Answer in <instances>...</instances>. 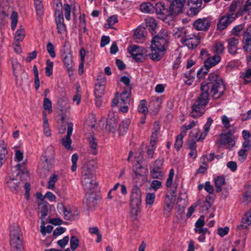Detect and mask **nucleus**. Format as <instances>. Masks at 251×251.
Returning a JSON list of instances; mask_svg holds the SVG:
<instances>
[{
	"label": "nucleus",
	"instance_id": "7ed1b4c3",
	"mask_svg": "<svg viewBox=\"0 0 251 251\" xmlns=\"http://www.w3.org/2000/svg\"><path fill=\"white\" fill-rule=\"evenodd\" d=\"M81 178L82 184L86 192L95 190L98 185V182L96 180V175L91 169L89 164L83 168Z\"/></svg>",
	"mask_w": 251,
	"mask_h": 251
},
{
	"label": "nucleus",
	"instance_id": "2eb2a0df",
	"mask_svg": "<svg viewBox=\"0 0 251 251\" xmlns=\"http://www.w3.org/2000/svg\"><path fill=\"white\" fill-rule=\"evenodd\" d=\"M193 26L198 30H208L210 22L207 18L199 19L194 22Z\"/></svg>",
	"mask_w": 251,
	"mask_h": 251
},
{
	"label": "nucleus",
	"instance_id": "a878e982",
	"mask_svg": "<svg viewBox=\"0 0 251 251\" xmlns=\"http://www.w3.org/2000/svg\"><path fill=\"white\" fill-rule=\"evenodd\" d=\"M21 230L18 226L14 225L10 227V242L21 239Z\"/></svg>",
	"mask_w": 251,
	"mask_h": 251
},
{
	"label": "nucleus",
	"instance_id": "338daca9",
	"mask_svg": "<svg viewBox=\"0 0 251 251\" xmlns=\"http://www.w3.org/2000/svg\"><path fill=\"white\" fill-rule=\"evenodd\" d=\"M78 159V156L77 154L74 153L72 156V166L71 167V170L73 172H75L77 168V162Z\"/></svg>",
	"mask_w": 251,
	"mask_h": 251
},
{
	"label": "nucleus",
	"instance_id": "4be33fe9",
	"mask_svg": "<svg viewBox=\"0 0 251 251\" xmlns=\"http://www.w3.org/2000/svg\"><path fill=\"white\" fill-rule=\"evenodd\" d=\"M63 61L64 65L69 72L72 71L73 70L74 62L72 59V55L71 53H63L62 54Z\"/></svg>",
	"mask_w": 251,
	"mask_h": 251
},
{
	"label": "nucleus",
	"instance_id": "1a4fd4ad",
	"mask_svg": "<svg viewBox=\"0 0 251 251\" xmlns=\"http://www.w3.org/2000/svg\"><path fill=\"white\" fill-rule=\"evenodd\" d=\"M62 212L64 214V219L68 221H72L78 218L79 213L75 208H72L70 206H65L61 204Z\"/></svg>",
	"mask_w": 251,
	"mask_h": 251
},
{
	"label": "nucleus",
	"instance_id": "39448f33",
	"mask_svg": "<svg viewBox=\"0 0 251 251\" xmlns=\"http://www.w3.org/2000/svg\"><path fill=\"white\" fill-rule=\"evenodd\" d=\"M142 202L141 192L140 189L134 187L131 192L130 198V213L132 215L136 217L140 211V206Z\"/></svg>",
	"mask_w": 251,
	"mask_h": 251
},
{
	"label": "nucleus",
	"instance_id": "f257e3e1",
	"mask_svg": "<svg viewBox=\"0 0 251 251\" xmlns=\"http://www.w3.org/2000/svg\"><path fill=\"white\" fill-rule=\"evenodd\" d=\"M200 90L201 94L192 106L190 115L194 118L200 117L204 113V108L209 100V91L213 99H218L224 95L226 87L218 74L212 73L206 81L201 83Z\"/></svg>",
	"mask_w": 251,
	"mask_h": 251
},
{
	"label": "nucleus",
	"instance_id": "8fccbe9b",
	"mask_svg": "<svg viewBox=\"0 0 251 251\" xmlns=\"http://www.w3.org/2000/svg\"><path fill=\"white\" fill-rule=\"evenodd\" d=\"M207 158V156L204 155L202 156L201 160L202 161L203 165H201L199 169L197 171V173L203 174L205 172L208 168L207 164L205 162V159Z\"/></svg>",
	"mask_w": 251,
	"mask_h": 251
},
{
	"label": "nucleus",
	"instance_id": "c9c22d12",
	"mask_svg": "<svg viewBox=\"0 0 251 251\" xmlns=\"http://www.w3.org/2000/svg\"><path fill=\"white\" fill-rule=\"evenodd\" d=\"M215 185L216 187V192L220 193L222 191V186L225 184V179L223 176H218L214 178Z\"/></svg>",
	"mask_w": 251,
	"mask_h": 251
},
{
	"label": "nucleus",
	"instance_id": "58836bf2",
	"mask_svg": "<svg viewBox=\"0 0 251 251\" xmlns=\"http://www.w3.org/2000/svg\"><path fill=\"white\" fill-rule=\"evenodd\" d=\"M50 166L40 165L38 169V173L42 178H46L49 176Z\"/></svg>",
	"mask_w": 251,
	"mask_h": 251
},
{
	"label": "nucleus",
	"instance_id": "4d7b16f0",
	"mask_svg": "<svg viewBox=\"0 0 251 251\" xmlns=\"http://www.w3.org/2000/svg\"><path fill=\"white\" fill-rule=\"evenodd\" d=\"M164 160L163 158H159L156 159L151 167V169H154L156 170H161L163 166Z\"/></svg>",
	"mask_w": 251,
	"mask_h": 251
},
{
	"label": "nucleus",
	"instance_id": "412c9836",
	"mask_svg": "<svg viewBox=\"0 0 251 251\" xmlns=\"http://www.w3.org/2000/svg\"><path fill=\"white\" fill-rule=\"evenodd\" d=\"M228 46V51L229 53L235 55L237 53L238 50L237 46L239 43V40L235 37H230L227 40Z\"/></svg>",
	"mask_w": 251,
	"mask_h": 251
},
{
	"label": "nucleus",
	"instance_id": "e2e57ef3",
	"mask_svg": "<svg viewBox=\"0 0 251 251\" xmlns=\"http://www.w3.org/2000/svg\"><path fill=\"white\" fill-rule=\"evenodd\" d=\"M11 28L14 30L16 27L18 22V14L16 12H13L11 15Z\"/></svg>",
	"mask_w": 251,
	"mask_h": 251
},
{
	"label": "nucleus",
	"instance_id": "4c0bfd02",
	"mask_svg": "<svg viewBox=\"0 0 251 251\" xmlns=\"http://www.w3.org/2000/svg\"><path fill=\"white\" fill-rule=\"evenodd\" d=\"M189 33L188 30L185 27H180L177 28V30L175 32L174 35L176 38H181V39H183L186 38Z\"/></svg>",
	"mask_w": 251,
	"mask_h": 251
},
{
	"label": "nucleus",
	"instance_id": "9d476101",
	"mask_svg": "<svg viewBox=\"0 0 251 251\" xmlns=\"http://www.w3.org/2000/svg\"><path fill=\"white\" fill-rule=\"evenodd\" d=\"M217 143L219 146L228 144L232 147L234 146L235 145V141L232 138V134L231 131H228L226 133L220 134V137L217 140Z\"/></svg>",
	"mask_w": 251,
	"mask_h": 251
},
{
	"label": "nucleus",
	"instance_id": "c03bdc74",
	"mask_svg": "<svg viewBox=\"0 0 251 251\" xmlns=\"http://www.w3.org/2000/svg\"><path fill=\"white\" fill-rule=\"evenodd\" d=\"M184 134L181 133L176 136V139L175 148L176 151H178L182 146L183 144V138L185 136Z\"/></svg>",
	"mask_w": 251,
	"mask_h": 251
},
{
	"label": "nucleus",
	"instance_id": "a19ab883",
	"mask_svg": "<svg viewBox=\"0 0 251 251\" xmlns=\"http://www.w3.org/2000/svg\"><path fill=\"white\" fill-rule=\"evenodd\" d=\"M202 2V0H199L197 5L195 7L189 6V10L187 12L188 15L190 16H193L197 15L201 10Z\"/></svg>",
	"mask_w": 251,
	"mask_h": 251
},
{
	"label": "nucleus",
	"instance_id": "dca6fc26",
	"mask_svg": "<svg viewBox=\"0 0 251 251\" xmlns=\"http://www.w3.org/2000/svg\"><path fill=\"white\" fill-rule=\"evenodd\" d=\"M73 129V124L69 123L68 124L67 134L65 138H63L61 140L62 145L67 149L69 150L71 148L72 140L71 136L72 134Z\"/></svg>",
	"mask_w": 251,
	"mask_h": 251
},
{
	"label": "nucleus",
	"instance_id": "774afa93",
	"mask_svg": "<svg viewBox=\"0 0 251 251\" xmlns=\"http://www.w3.org/2000/svg\"><path fill=\"white\" fill-rule=\"evenodd\" d=\"M242 223L248 225L251 224V210L247 212L242 219Z\"/></svg>",
	"mask_w": 251,
	"mask_h": 251
},
{
	"label": "nucleus",
	"instance_id": "3c124183",
	"mask_svg": "<svg viewBox=\"0 0 251 251\" xmlns=\"http://www.w3.org/2000/svg\"><path fill=\"white\" fill-rule=\"evenodd\" d=\"M168 1L170 2L171 4H174L176 8L179 10V11L182 12V8L184 6V3L185 2V0H167Z\"/></svg>",
	"mask_w": 251,
	"mask_h": 251
},
{
	"label": "nucleus",
	"instance_id": "6e6552de",
	"mask_svg": "<svg viewBox=\"0 0 251 251\" xmlns=\"http://www.w3.org/2000/svg\"><path fill=\"white\" fill-rule=\"evenodd\" d=\"M235 19L233 14L228 13L222 16L217 24V29L220 30L226 29Z\"/></svg>",
	"mask_w": 251,
	"mask_h": 251
},
{
	"label": "nucleus",
	"instance_id": "37998d69",
	"mask_svg": "<svg viewBox=\"0 0 251 251\" xmlns=\"http://www.w3.org/2000/svg\"><path fill=\"white\" fill-rule=\"evenodd\" d=\"M90 147L93 150L91 153L94 155H96L98 153L97 151L98 147V143L97 140L93 136H91L88 138Z\"/></svg>",
	"mask_w": 251,
	"mask_h": 251
},
{
	"label": "nucleus",
	"instance_id": "6ab92c4d",
	"mask_svg": "<svg viewBox=\"0 0 251 251\" xmlns=\"http://www.w3.org/2000/svg\"><path fill=\"white\" fill-rule=\"evenodd\" d=\"M18 173L16 176H19V179L22 181H25L27 180L29 177V173L28 171L21 164H18L14 168Z\"/></svg>",
	"mask_w": 251,
	"mask_h": 251
},
{
	"label": "nucleus",
	"instance_id": "7c9ffc66",
	"mask_svg": "<svg viewBox=\"0 0 251 251\" xmlns=\"http://www.w3.org/2000/svg\"><path fill=\"white\" fill-rule=\"evenodd\" d=\"M221 59V56L216 54L211 57H209L204 61L205 65L207 67H212L219 63Z\"/></svg>",
	"mask_w": 251,
	"mask_h": 251
},
{
	"label": "nucleus",
	"instance_id": "f03ea898",
	"mask_svg": "<svg viewBox=\"0 0 251 251\" xmlns=\"http://www.w3.org/2000/svg\"><path fill=\"white\" fill-rule=\"evenodd\" d=\"M152 36L151 46V53L149 56L152 60L158 61L161 59L168 46L170 37L167 30L164 28Z\"/></svg>",
	"mask_w": 251,
	"mask_h": 251
},
{
	"label": "nucleus",
	"instance_id": "cd10ccee",
	"mask_svg": "<svg viewBox=\"0 0 251 251\" xmlns=\"http://www.w3.org/2000/svg\"><path fill=\"white\" fill-rule=\"evenodd\" d=\"M133 170L137 176H144L147 175L148 173V169L144 167L139 162H137V163L133 166Z\"/></svg>",
	"mask_w": 251,
	"mask_h": 251
},
{
	"label": "nucleus",
	"instance_id": "bf43d9fd",
	"mask_svg": "<svg viewBox=\"0 0 251 251\" xmlns=\"http://www.w3.org/2000/svg\"><path fill=\"white\" fill-rule=\"evenodd\" d=\"M224 45L220 42H217L214 46V52L219 55L224 53Z\"/></svg>",
	"mask_w": 251,
	"mask_h": 251
},
{
	"label": "nucleus",
	"instance_id": "864d4df0",
	"mask_svg": "<svg viewBox=\"0 0 251 251\" xmlns=\"http://www.w3.org/2000/svg\"><path fill=\"white\" fill-rule=\"evenodd\" d=\"M147 101L145 100H143L140 101V104L138 108L139 112L146 114L148 112V109L146 106Z\"/></svg>",
	"mask_w": 251,
	"mask_h": 251
},
{
	"label": "nucleus",
	"instance_id": "423d86ee",
	"mask_svg": "<svg viewBox=\"0 0 251 251\" xmlns=\"http://www.w3.org/2000/svg\"><path fill=\"white\" fill-rule=\"evenodd\" d=\"M200 37L199 35L193 33H189L186 38L181 39V43L186 46L189 49H193L197 47L200 43Z\"/></svg>",
	"mask_w": 251,
	"mask_h": 251
},
{
	"label": "nucleus",
	"instance_id": "c85d7f7f",
	"mask_svg": "<svg viewBox=\"0 0 251 251\" xmlns=\"http://www.w3.org/2000/svg\"><path fill=\"white\" fill-rule=\"evenodd\" d=\"M12 251H24L25 247L23 239H19L10 242Z\"/></svg>",
	"mask_w": 251,
	"mask_h": 251
},
{
	"label": "nucleus",
	"instance_id": "f3484780",
	"mask_svg": "<svg viewBox=\"0 0 251 251\" xmlns=\"http://www.w3.org/2000/svg\"><path fill=\"white\" fill-rule=\"evenodd\" d=\"M243 42L244 43L243 49L246 51L251 50V25L245 32Z\"/></svg>",
	"mask_w": 251,
	"mask_h": 251
},
{
	"label": "nucleus",
	"instance_id": "e433bc0d",
	"mask_svg": "<svg viewBox=\"0 0 251 251\" xmlns=\"http://www.w3.org/2000/svg\"><path fill=\"white\" fill-rule=\"evenodd\" d=\"M195 73L194 69L190 70L188 72L184 74L185 83L187 85H191L195 79Z\"/></svg>",
	"mask_w": 251,
	"mask_h": 251
},
{
	"label": "nucleus",
	"instance_id": "72a5a7b5",
	"mask_svg": "<svg viewBox=\"0 0 251 251\" xmlns=\"http://www.w3.org/2000/svg\"><path fill=\"white\" fill-rule=\"evenodd\" d=\"M147 26L149 27V30L151 32L152 36L156 33V29L157 28V24L156 21L153 18H150L147 20Z\"/></svg>",
	"mask_w": 251,
	"mask_h": 251
},
{
	"label": "nucleus",
	"instance_id": "de8ad7c7",
	"mask_svg": "<svg viewBox=\"0 0 251 251\" xmlns=\"http://www.w3.org/2000/svg\"><path fill=\"white\" fill-rule=\"evenodd\" d=\"M79 240L78 238L75 236H72L70 239V248L73 251L75 250L79 246Z\"/></svg>",
	"mask_w": 251,
	"mask_h": 251
},
{
	"label": "nucleus",
	"instance_id": "473e14b6",
	"mask_svg": "<svg viewBox=\"0 0 251 251\" xmlns=\"http://www.w3.org/2000/svg\"><path fill=\"white\" fill-rule=\"evenodd\" d=\"M131 92L130 88L124 89L123 92L120 95L121 104H129L130 102L129 98L131 96Z\"/></svg>",
	"mask_w": 251,
	"mask_h": 251
},
{
	"label": "nucleus",
	"instance_id": "2f4dec72",
	"mask_svg": "<svg viewBox=\"0 0 251 251\" xmlns=\"http://www.w3.org/2000/svg\"><path fill=\"white\" fill-rule=\"evenodd\" d=\"M7 154L6 145L3 140L0 141V166L5 161L6 155Z\"/></svg>",
	"mask_w": 251,
	"mask_h": 251
},
{
	"label": "nucleus",
	"instance_id": "4468645a",
	"mask_svg": "<svg viewBox=\"0 0 251 251\" xmlns=\"http://www.w3.org/2000/svg\"><path fill=\"white\" fill-rule=\"evenodd\" d=\"M70 104L68 99L63 97L59 99L57 102V108L59 110V114H66L70 109Z\"/></svg>",
	"mask_w": 251,
	"mask_h": 251
},
{
	"label": "nucleus",
	"instance_id": "f8f14e48",
	"mask_svg": "<svg viewBox=\"0 0 251 251\" xmlns=\"http://www.w3.org/2000/svg\"><path fill=\"white\" fill-rule=\"evenodd\" d=\"M118 124V119L113 113L109 114L106 121V129L108 131L115 133Z\"/></svg>",
	"mask_w": 251,
	"mask_h": 251
},
{
	"label": "nucleus",
	"instance_id": "ddd939ff",
	"mask_svg": "<svg viewBox=\"0 0 251 251\" xmlns=\"http://www.w3.org/2000/svg\"><path fill=\"white\" fill-rule=\"evenodd\" d=\"M98 82L95 85V95L96 97H102L104 95L106 78L104 76L97 78Z\"/></svg>",
	"mask_w": 251,
	"mask_h": 251
},
{
	"label": "nucleus",
	"instance_id": "79ce46f5",
	"mask_svg": "<svg viewBox=\"0 0 251 251\" xmlns=\"http://www.w3.org/2000/svg\"><path fill=\"white\" fill-rule=\"evenodd\" d=\"M150 175L152 178L163 179L164 174L161 170L150 169Z\"/></svg>",
	"mask_w": 251,
	"mask_h": 251
},
{
	"label": "nucleus",
	"instance_id": "393cba45",
	"mask_svg": "<svg viewBox=\"0 0 251 251\" xmlns=\"http://www.w3.org/2000/svg\"><path fill=\"white\" fill-rule=\"evenodd\" d=\"M162 103V99L156 97L153 99L150 103V109L154 113H157L160 110Z\"/></svg>",
	"mask_w": 251,
	"mask_h": 251
},
{
	"label": "nucleus",
	"instance_id": "13d9d810",
	"mask_svg": "<svg viewBox=\"0 0 251 251\" xmlns=\"http://www.w3.org/2000/svg\"><path fill=\"white\" fill-rule=\"evenodd\" d=\"M204 68H201V69H200L197 73V77L199 79H200L201 78H202L203 76L205 75H206L208 73V72L209 71V69L211 67H207L205 65V63H204Z\"/></svg>",
	"mask_w": 251,
	"mask_h": 251
},
{
	"label": "nucleus",
	"instance_id": "bb28decb",
	"mask_svg": "<svg viewBox=\"0 0 251 251\" xmlns=\"http://www.w3.org/2000/svg\"><path fill=\"white\" fill-rule=\"evenodd\" d=\"M244 189L245 191L242 194V202L246 205H248L251 202V185L246 184Z\"/></svg>",
	"mask_w": 251,
	"mask_h": 251
},
{
	"label": "nucleus",
	"instance_id": "20e7f679",
	"mask_svg": "<svg viewBox=\"0 0 251 251\" xmlns=\"http://www.w3.org/2000/svg\"><path fill=\"white\" fill-rule=\"evenodd\" d=\"M155 9L158 18L163 21L168 16H175L181 13L174 4L171 3L169 8H167L163 3L157 2L155 6Z\"/></svg>",
	"mask_w": 251,
	"mask_h": 251
},
{
	"label": "nucleus",
	"instance_id": "aec40b11",
	"mask_svg": "<svg viewBox=\"0 0 251 251\" xmlns=\"http://www.w3.org/2000/svg\"><path fill=\"white\" fill-rule=\"evenodd\" d=\"M55 16V23L56 24L57 32L58 34L64 33L66 31V26L64 24V20L62 13Z\"/></svg>",
	"mask_w": 251,
	"mask_h": 251
},
{
	"label": "nucleus",
	"instance_id": "f704fd0d",
	"mask_svg": "<svg viewBox=\"0 0 251 251\" xmlns=\"http://www.w3.org/2000/svg\"><path fill=\"white\" fill-rule=\"evenodd\" d=\"M49 204L47 202H42L39 204L41 214L40 217L41 222L45 221L44 219L45 217L48 215L49 212Z\"/></svg>",
	"mask_w": 251,
	"mask_h": 251
},
{
	"label": "nucleus",
	"instance_id": "0e129e2a",
	"mask_svg": "<svg viewBox=\"0 0 251 251\" xmlns=\"http://www.w3.org/2000/svg\"><path fill=\"white\" fill-rule=\"evenodd\" d=\"M43 107L45 110H48L49 112H52L51 102L49 99L47 98H44Z\"/></svg>",
	"mask_w": 251,
	"mask_h": 251
},
{
	"label": "nucleus",
	"instance_id": "09e8293b",
	"mask_svg": "<svg viewBox=\"0 0 251 251\" xmlns=\"http://www.w3.org/2000/svg\"><path fill=\"white\" fill-rule=\"evenodd\" d=\"M53 7L55 9V15H59L60 13H62L61 0H53Z\"/></svg>",
	"mask_w": 251,
	"mask_h": 251
},
{
	"label": "nucleus",
	"instance_id": "a211bd4d",
	"mask_svg": "<svg viewBox=\"0 0 251 251\" xmlns=\"http://www.w3.org/2000/svg\"><path fill=\"white\" fill-rule=\"evenodd\" d=\"M165 197L168 198V200L165 201L164 207L163 208V214L166 217H169L172 212L174 206V201L173 198H170V196L166 194Z\"/></svg>",
	"mask_w": 251,
	"mask_h": 251
},
{
	"label": "nucleus",
	"instance_id": "49530a36",
	"mask_svg": "<svg viewBox=\"0 0 251 251\" xmlns=\"http://www.w3.org/2000/svg\"><path fill=\"white\" fill-rule=\"evenodd\" d=\"M24 28L21 26L15 33V40L18 42L22 41L25 37Z\"/></svg>",
	"mask_w": 251,
	"mask_h": 251
},
{
	"label": "nucleus",
	"instance_id": "69168bd1",
	"mask_svg": "<svg viewBox=\"0 0 251 251\" xmlns=\"http://www.w3.org/2000/svg\"><path fill=\"white\" fill-rule=\"evenodd\" d=\"M120 81L126 85V87L124 88V89L130 88V90L131 91L132 86L130 84V80L128 77L123 76L121 77Z\"/></svg>",
	"mask_w": 251,
	"mask_h": 251
},
{
	"label": "nucleus",
	"instance_id": "9b49d317",
	"mask_svg": "<svg viewBox=\"0 0 251 251\" xmlns=\"http://www.w3.org/2000/svg\"><path fill=\"white\" fill-rule=\"evenodd\" d=\"M94 191V190L89 192H86L85 197L83 200V204L88 209L94 208L97 204L96 201L97 199L96 195Z\"/></svg>",
	"mask_w": 251,
	"mask_h": 251
},
{
	"label": "nucleus",
	"instance_id": "ea45409f",
	"mask_svg": "<svg viewBox=\"0 0 251 251\" xmlns=\"http://www.w3.org/2000/svg\"><path fill=\"white\" fill-rule=\"evenodd\" d=\"M130 123L129 119L124 120L120 125L118 128V132L120 135H123L127 131Z\"/></svg>",
	"mask_w": 251,
	"mask_h": 251
},
{
	"label": "nucleus",
	"instance_id": "052dcab7",
	"mask_svg": "<svg viewBox=\"0 0 251 251\" xmlns=\"http://www.w3.org/2000/svg\"><path fill=\"white\" fill-rule=\"evenodd\" d=\"M47 50L50 56L52 58H54L56 54L54 50V47L50 42H48L47 45Z\"/></svg>",
	"mask_w": 251,
	"mask_h": 251
},
{
	"label": "nucleus",
	"instance_id": "c756f323",
	"mask_svg": "<svg viewBox=\"0 0 251 251\" xmlns=\"http://www.w3.org/2000/svg\"><path fill=\"white\" fill-rule=\"evenodd\" d=\"M50 154L49 151L45 152V154L41 157V163L40 165L50 166L53 159L52 151Z\"/></svg>",
	"mask_w": 251,
	"mask_h": 251
},
{
	"label": "nucleus",
	"instance_id": "b1692460",
	"mask_svg": "<svg viewBox=\"0 0 251 251\" xmlns=\"http://www.w3.org/2000/svg\"><path fill=\"white\" fill-rule=\"evenodd\" d=\"M11 63L12 65L13 73L15 77L16 80L17 81L18 75L23 74L25 72V70L17 60H13Z\"/></svg>",
	"mask_w": 251,
	"mask_h": 251
},
{
	"label": "nucleus",
	"instance_id": "680f3d73",
	"mask_svg": "<svg viewBox=\"0 0 251 251\" xmlns=\"http://www.w3.org/2000/svg\"><path fill=\"white\" fill-rule=\"evenodd\" d=\"M58 176L56 175L53 174L49 178L48 181V188L49 189H53L54 187L55 183L57 180Z\"/></svg>",
	"mask_w": 251,
	"mask_h": 251
},
{
	"label": "nucleus",
	"instance_id": "0eeeda50",
	"mask_svg": "<svg viewBox=\"0 0 251 251\" xmlns=\"http://www.w3.org/2000/svg\"><path fill=\"white\" fill-rule=\"evenodd\" d=\"M244 0H234L229 7V14H233L237 17L242 15L245 12L243 11Z\"/></svg>",
	"mask_w": 251,
	"mask_h": 251
},
{
	"label": "nucleus",
	"instance_id": "a18cd8bd",
	"mask_svg": "<svg viewBox=\"0 0 251 251\" xmlns=\"http://www.w3.org/2000/svg\"><path fill=\"white\" fill-rule=\"evenodd\" d=\"M8 187L12 191H16L19 187L20 183L17 181L16 179L15 178H10L7 182Z\"/></svg>",
	"mask_w": 251,
	"mask_h": 251
},
{
	"label": "nucleus",
	"instance_id": "603ef678",
	"mask_svg": "<svg viewBox=\"0 0 251 251\" xmlns=\"http://www.w3.org/2000/svg\"><path fill=\"white\" fill-rule=\"evenodd\" d=\"M45 221H43L41 222V232L42 235H45L47 233H50L51 232L53 227L51 226H48L46 227L45 226Z\"/></svg>",
	"mask_w": 251,
	"mask_h": 251
},
{
	"label": "nucleus",
	"instance_id": "5701e85b",
	"mask_svg": "<svg viewBox=\"0 0 251 251\" xmlns=\"http://www.w3.org/2000/svg\"><path fill=\"white\" fill-rule=\"evenodd\" d=\"M146 31L144 27H138L134 31L133 38L136 42H142L145 39Z\"/></svg>",
	"mask_w": 251,
	"mask_h": 251
},
{
	"label": "nucleus",
	"instance_id": "5fc2aeb1",
	"mask_svg": "<svg viewBox=\"0 0 251 251\" xmlns=\"http://www.w3.org/2000/svg\"><path fill=\"white\" fill-rule=\"evenodd\" d=\"M153 5L150 2L142 3L140 6L141 10L144 13H151Z\"/></svg>",
	"mask_w": 251,
	"mask_h": 251
},
{
	"label": "nucleus",
	"instance_id": "6e6d98bb",
	"mask_svg": "<svg viewBox=\"0 0 251 251\" xmlns=\"http://www.w3.org/2000/svg\"><path fill=\"white\" fill-rule=\"evenodd\" d=\"M128 51L130 54H131V56L134 55V54L138 53L142 51V50L141 48L137 45H131L128 48Z\"/></svg>",
	"mask_w": 251,
	"mask_h": 251
}]
</instances>
